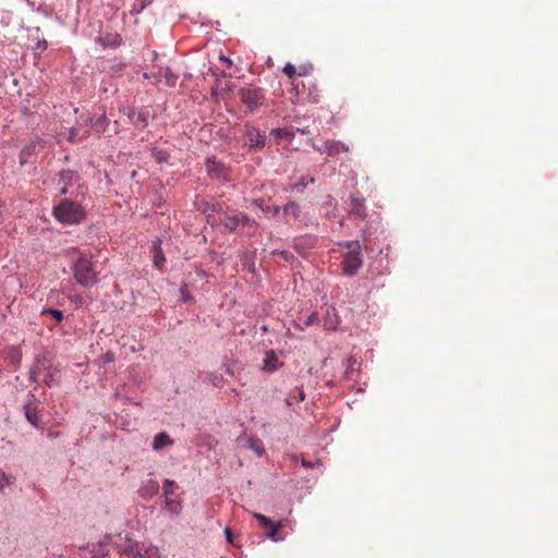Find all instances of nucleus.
<instances>
[{"mask_svg": "<svg viewBox=\"0 0 558 558\" xmlns=\"http://www.w3.org/2000/svg\"><path fill=\"white\" fill-rule=\"evenodd\" d=\"M112 547H116L120 558H160L158 547L137 542L129 534L106 535L104 539L92 545L89 553L92 558H106Z\"/></svg>", "mask_w": 558, "mask_h": 558, "instance_id": "obj_1", "label": "nucleus"}, {"mask_svg": "<svg viewBox=\"0 0 558 558\" xmlns=\"http://www.w3.org/2000/svg\"><path fill=\"white\" fill-rule=\"evenodd\" d=\"M73 277L75 281L85 288H89L98 283V272L93 257L87 254L80 253L72 266Z\"/></svg>", "mask_w": 558, "mask_h": 558, "instance_id": "obj_2", "label": "nucleus"}, {"mask_svg": "<svg viewBox=\"0 0 558 558\" xmlns=\"http://www.w3.org/2000/svg\"><path fill=\"white\" fill-rule=\"evenodd\" d=\"M53 215L58 221L68 225L80 223L86 217L85 209L69 198L62 199L53 207Z\"/></svg>", "mask_w": 558, "mask_h": 558, "instance_id": "obj_3", "label": "nucleus"}, {"mask_svg": "<svg viewBox=\"0 0 558 558\" xmlns=\"http://www.w3.org/2000/svg\"><path fill=\"white\" fill-rule=\"evenodd\" d=\"M348 252L343 255L341 266L343 274L351 277L357 274L362 266V246L357 241L347 243Z\"/></svg>", "mask_w": 558, "mask_h": 558, "instance_id": "obj_4", "label": "nucleus"}, {"mask_svg": "<svg viewBox=\"0 0 558 558\" xmlns=\"http://www.w3.org/2000/svg\"><path fill=\"white\" fill-rule=\"evenodd\" d=\"M254 518L259 522V527L263 530L266 537L272 542H281L286 538L287 533L282 532L286 526V520L274 522L262 513H254Z\"/></svg>", "mask_w": 558, "mask_h": 558, "instance_id": "obj_5", "label": "nucleus"}, {"mask_svg": "<svg viewBox=\"0 0 558 558\" xmlns=\"http://www.w3.org/2000/svg\"><path fill=\"white\" fill-rule=\"evenodd\" d=\"M179 486L171 480H165L162 495L165 498V509L171 514L178 515L182 511V498L177 493Z\"/></svg>", "mask_w": 558, "mask_h": 558, "instance_id": "obj_6", "label": "nucleus"}, {"mask_svg": "<svg viewBox=\"0 0 558 558\" xmlns=\"http://www.w3.org/2000/svg\"><path fill=\"white\" fill-rule=\"evenodd\" d=\"M238 96L242 104H244L251 111L264 105V93L259 87L247 86L239 90Z\"/></svg>", "mask_w": 558, "mask_h": 558, "instance_id": "obj_7", "label": "nucleus"}, {"mask_svg": "<svg viewBox=\"0 0 558 558\" xmlns=\"http://www.w3.org/2000/svg\"><path fill=\"white\" fill-rule=\"evenodd\" d=\"M223 226L229 231H234L240 225H247L250 227L256 226V221L254 219H251L246 214L244 213H238L235 215H228L226 216L223 220Z\"/></svg>", "mask_w": 558, "mask_h": 558, "instance_id": "obj_8", "label": "nucleus"}, {"mask_svg": "<svg viewBox=\"0 0 558 558\" xmlns=\"http://www.w3.org/2000/svg\"><path fill=\"white\" fill-rule=\"evenodd\" d=\"M246 145L250 149H262L265 146V134L254 126H247L245 131Z\"/></svg>", "mask_w": 558, "mask_h": 558, "instance_id": "obj_9", "label": "nucleus"}, {"mask_svg": "<svg viewBox=\"0 0 558 558\" xmlns=\"http://www.w3.org/2000/svg\"><path fill=\"white\" fill-rule=\"evenodd\" d=\"M314 148L320 154H327L328 156H337L341 151H349V146L339 141H326L323 146H314Z\"/></svg>", "mask_w": 558, "mask_h": 558, "instance_id": "obj_10", "label": "nucleus"}, {"mask_svg": "<svg viewBox=\"0 0 558 558\" xmlns=\"http://www.w3.org/2000/svg\"><path fill=\"white\" fill-rule=\"evenodd\" d=\"M282 363L279 361V356L276 351H266V356L263 363V369L268 373H272L278 369Z\"/></svg>", "mask_w": 558, "mask_h": 558, "instance_id": "obj_11", "label": "nucleus"}, {"mask_svg": "<svg viewBox=\"0 0 558 558\" xmlns=\"http://www.w3.org/2000/svg\"><path fill=\"white\" fill-rule=\"evenodd\" d=\"M60 179L64 183V185L60 189V194H62V195H68V194L75 195V193L73 191H71L70 187L72 186L71 185L72 181L77 182L78 177L74 172H72V171H62L60 173Z\"/></svg>", "mask_w": 558, "mask_h": 558, "instance_id": "obj_12", "label": "nucleus"}, {"mask_svg": "<svg viewBox=\"0 0 558 558\" xmlns=\"http://www.w3.org/2000/svg\"><path fill=\"white\" fill-rule=\"evenodd\" d=\"M364 198L351 196V209L350 214L357 218L364 219L366 217V209L364 205Z\"/></svg>", "mask_w": 558, "mask_h": 558, "instance_id": "obj_13", "label": "nucleus"}, {"mask_svg": "<svg viewBox=\"0 0 558 558\" xmlns=\"http://www.w3.org/2000/svg\"><path fill=\"white\" fill-rule=\"evenodd\" d=\"M206 169L207 172L215 178H221L225 173V166L215 158L207 159Z\"/></svg>", "mask_w": 558, "mask_h": 558, "instance_id": "obj_14", "label": "nucleus"}, {"mask_svg": "<svg viewBox=\"0 0 558 558\" xmlns=\"http://www.w3.org/2000/svg\"><path fill=\"white\" fill-rule=\"evenodd\" d=\"M172 444L173 440L170 438V436L167 433L162 432L154 437L153 449L158 451L163 447L171 446Z\"/></svg>", "mask_w": 558, "mask_h": 558, "instance_id": "obj_15", "label": "nucleus"}, {"mask_svg": "<svg viewBox=\"0 0 558 558\" xmlns=\"http://www.w3.org/2000/svg\"><path fill=\"white\" fill-rule=\"evenodd\" d=\"M89 123L92 128L96 131V133L100 135L106 131L109 123V119L106 117V114H101L96 119L89 118Z\"/></svg>", "mask_w": 558, "mask_h": 558, "instance_id": "obj_16", "label": "nucleus"}, {"mask_svg": "<svg viewBox=\"0 0 558 558\" xmlns=\"http://www.w3.org/2000/svg\"><path fill=\"white\" fill-rule=\"evenodd\" d=\"M24 409H25V416H26L27 421L32 425L37 426L39 423V418L37 415L36 405L32 402H28Z\"/></svg>", "mask_w": 558, "mask_h": 558, "instance_id": "obj_17", "label": "nucleus"}, {"mask_svg": "<svg viewBox=\"0 0 558 558\" xmlns=\"http://www.w3.org/2000/svg\"><path fill=\"white\" fill-rule=\"evenodd\" d=\"M247 447L253 450L254 452H256L257 456H263L264 452H265V448H264V444L263 441L255 437V436H252L248 438L247 440Z\"/></svg>", "mask_w": 558, "mask_h": 558, "instance_id": "obj_18", "label": "nucleus"}, {"mask_svg": "<svg viewBox=\"0 0 558 558\" xmlns=\"http://www.w3.org/2000/svg\"><path fill=\"white\" fill-rule=\"evenodd\" d=\"M225 534H226V538L229 544H231L232 546H234L236 548L242 547V543L240 541V538H241L240 534L233 533L230 527L225 529Z\"/></svg>", "mask_w": 558, "mask_h": 558, "instance_id": "obj_19", "label": "nucleus"}, {"mask_svg": "<svg viewBox=\"0 0 558 558\" xmlns=\"http://www.w3.org/2000/svg\"><path fill=\"white\" fill-rule=\"evenodd\" d=\"M157 80H160L161 76H163L166 78V83L169 85V86H173L177 82V76L171 72V70L169 68L165 69V70H161L159 72V74H155L154 75Z\"/></svg>", "mask_w": 558, "mask_h": 558, "instance_id": "obj_20", "label": "nucleus"}, {"mask_svg": "<svg viewBox=\"0 0 558 558\" xmlns=\"http://www.w3.org/2000/svg\"><path fill=\"white\" fill-rule=\"evenodd\" d=\"M43 316H50L57 324H60L63 318V312L54 308H46L41 312Z\"/></svg>", "mask_w": 558, "mask_h": 558, "instance_id": "obj_21", "label": "nucleus"}, {"mask_svg": "<svg viewBox=\"0 0 558 558\" xmlns=\"http://www.w3.org/2000/svg\"><path fill=\"white\" fill-rule=\"evenodd\" d=\"M283 73L291 80V84L294 86L296 94H299L298 86L294 83L295 75H298L296 68L291 63H287L283 66Z\"/></svg>", "mask_w": 558, "mask_h": 558, "instance_id": "obj_22", "label": "nucleus"}, {"mask_svg": "<svg viewBox=\"0 0 558 558\" xmlns=\"http://www.w3.org/2000/svg\"><path fill=\"white\" fill-rule=\"evenodd\" d=\"M270 134L277 138H287L289 141L294 136V133L288 129H272Z\"/></svg>", "mask_w": 558, "mask_h": 558, "instance_id": "obj_23", "label": "nucleus"}, {"mask_svg": "<svg viewBox=\"0 0 558 558\" xmlns=\"http://www.w3.org/2000/svg\"><path fill=\"white\" fill-rule=\"evenodd\" d=\"M282 209L286 215H291L295 218L300 215V206L295 202L287 203Z\"/></svg>", "mask_w": 558, "mask_h": 558, "instance_id": "obj_24", "label": "nucleus"}, {"mask_svg": "<svg viewBox=\"0 0 558 558\" xmlns=\"http://www.w3.org/2000/svg\"><path fill=\"white\" fill-rule=\"evenodd\" d=\"M151 156L158 163H163L169 160V154L166 150H161L158 148L151 149Z\"/></svg>", "mask_w": 558, "mask_h": 558, "instance_id": "obj_25", "label": "nucleus"}, {"mask_svg": "<svg viewBox=\"0 0 558 558\" xmlns=\"http://www.w3.org/2000/svg\"><path fill=\"white\" fill-rule=\"evenodd\" d=\"M332 312H335V310L332 308ZM327 315H328V318L325 320L324 323V327L328 330H335L337 328V325H338V318H337V315L335 313H332V317H330V312L327 311Z\"/></svg>", "mask_w": 558, "mask_h": 558, "instance_id": "obj_26", "label": "nucleus"}, {"mask_svg": "<svg viewBox=\"0 0 558 558\" xmlns=\"http://www.w3.org/2000/svg\"><path fill=\"white\" fill-rule=\"evenodd\" d=\"M35 147L36 145L35 144H29L27 146H25L23 149H22V153H21V163H24L26 162V158L33 154L35 151Z\"/></svg>", "mask_w": 558, "mask_h": 558, "instance_id": "obj_27", "label": "nucleus"}, {"mask_svg": "<svg viewBox=\"0 0 558 558\" xmlns=\"http://www.w3.org/2000/svg\"><path fill=\"white\" fill-rule=\"evenodd\" d=\"M155 248L158 250L155 257H154V264L155 266L160 269L166 260L165 256L161 254L160 248L155 245Z\"/></svg>", "mask_w": 558, "mask_h": 558, "instance_id": "obj_28", "label": "nucleus"}, {"mask_svg": "<svg viewBox=\"0 0 558 558\" xmlns=\"http://www.w3.org/2000/svg\"><path fill=\"white\" fill-rule=\"evenodd\" d=\"M13 483V477L11 475H8L5 473L0 474V492L10 484Z\"/></svg>", "mask_w": 558, "mask_h": 558, "instance_id": "obj_29", "label": "nucleus"}, {"mask_svg": "<svg viewBox=\"0 0 558 558\" xmlns=\"http://www.w3.org/2000/svg\"><path fill=\"white\" fill-rule=\"evenodd\" d=\"M150 3V0H137V2L134 4L133 12L141 13L148 4Z\"/></svg>", "mask_w": 558, "mask_h": 558, "instance_id": "obj_30", "label": "nucleus"}, {"mask_svg": "<svg viewBox=\"0 0 558 558\" xmlns=\"http://www.w3.org/2000/svg\"><path fill=\"white\" fill-rule=\"evenodd\" d=\"M158 489H159L158 483L150 481L143 490H146L147 494H149L151 496V495L157 494Z\"/></svg>", "mask_w": 558, "mask_h": 558, "instance_id": "obj_31", "label": "nucleus"}, {"mask_svg": "<svg viewBox=\"0 0 558 558\" xmlns=\"http://www.w3.org/2000/svg\"><path fill=\"white\" fill-rule=\"evenodd\" d=\"M80 134V130L77 128L69 129L68 141L70 143H74Z\"/></svg>", "mask_w": 558, "mask_h": 558, "instance_id": "obj_32", "label": "nucleus"}, {"mask_svg": "<svg viewBox=\"0 0 558 558\" xmlns=\"http://www.w3.org/2000/svg\"><path fill=\"white\" fill-rule=\"evenodd\" d=\"M296 70H298V75L299 76H304V75H307L310 73V69L306 65H300Z\"/></svg>", "mask_w": 558, "mask_h": 558, "instance_id": "obj_33", "label": "nucleus"}, {"mask_svg": "<svg viewBox=\"0 0 558 558\" xmlns=\"http://www.w3.org/2000/svg\"><path fill=\"white\" fill-rule=\"evenodd\" d=\"M137 121L142 122L144 126L147 125V117L145 113H138Z\"/></svg>", "mask_w": 558, "mask_h": 558, "instance_id": "obj_34", "label": "nucleus"}, {"mask_svg": "<svg viewBox=\"0 0 558 558\" xmlns=\"http://www.w3.org/2000/svg\"><path fill=\"white\" fill-rule=\"evenodd\" d=\"M317 319V314L316 313H312L308 317H307V320H306V325H311L314 320Z\"/></svg>", "mask_w": 558, "mask_h": 558, "instance_id": "obj_35", "label": "nucleus"}, {"mask_svg": "<svg viewBox=\"0 0 558 558\" xmlns=\"http://www.w3.org/2000/svg\"><path fill=\"white\" fill-rule=\"evenodd\" d=\"M220 60L225 62L228 66L232 65V61L228 57L220 56Z\"/></svg>", "mask_w": 558, "mask_h": 558, "instance_id": "obj_36", "label": "nucleus"}, {"mask_svg": "<svg viewBox=\"0 0 558 558\" xmlns=\"http://www.w3.org/2000/svg\"><path fill=\"white\" fill-rule=\"evenodd\" d=\"M74 300L78 304H82V302H83V298L81 295H75Z\"/></svg>", "mask_w": 558, "mask_h": 558, "instance_id": "obj_37", "label": "nucleus"}, {"mask_svg": "<svg viewBox=\"0 0 558 558\" xmlns=\"http://www.w3.org/2000/svg\"><path fill=\"white\" fill-rule=\"evenodd\" d=\"M255 204H256L258 207L263 208V199H257V201H255Z\"/></svg>", "mask_w": 558, "mask_h": 558, "instance_id": "obj_38", "label": "nucleus"}, {"mask_svg": "<svg viewBox=\"0 0 558 558\" xmlns=\"http://www.w3.org/2000/svg\"><path fill=\"white\" fill-rule=\"evenodd\" d=\"M279 211H280V207L276 206V207L274 208V210H272V214H274V215H278V214H279Z\"/></svg>", "mask_w": 558, "mask_h": 558, "instance_id": "obj_39", "label": "nucleus"}]
</instances>
